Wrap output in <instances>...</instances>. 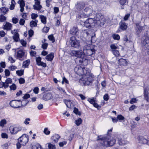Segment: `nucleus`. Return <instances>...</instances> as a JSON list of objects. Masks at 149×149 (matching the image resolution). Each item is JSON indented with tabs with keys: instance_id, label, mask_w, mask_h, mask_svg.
<instances>
[{
	"instance_id": "nucleus-1",
	"label": "nucleus",
	"mask_w": 149,
	"mask_h": 149,
	"mask_svg": "<svg viewBox=\"0 0 149 149\" xmlns=\"http://www.w3.org/2000/svg\"><path fill=\"white\" fill-rule=\"evenodd\" d=\"M105 19L101 13H97L94 18H88L84 22V25L87 28L96 26H102L104 25Z\"/></svg>"
},
{
	"instance_id": "nucleus-2",
	"label": "nucleus",
	"mask_w": 149,
	"mask_h": 149,
	"mask_svg": "<svg viewBox=\"0 0 149 149\" xmlns=\"http://www.w3.org/2000/svg\"><path fill=\"white\" fill-rule=\"evenodd\" d=\"M102 145L106 146H112L115 143L116 140L112 136H108L106 137H98L97 140Z\"/></svg>"
},
{
	"instance_id": "nucleus-3",
	"label": "nucleus",
	"mask_w": 149,
	"mask_h": 149,
	"mask_svg": "<svg viewBox=\"0 0 149 149\" xmlns=\"http://www.w3.org/2000/svg\"><path fill=\"white\" fill-rule=\"evenodd\" d=\"M93 77L91 73H87L79 79V82L84 85H88L93 81Z\"/></svg>"
},
{
	"instance_id": "nucleus-4",
	"label": "nucleus",
	"mask_w": 149,
	"mask_h": 149,
	"mask_svg": "<svg viewBox=\"0 0 149 149\" xmlns=\"http://www.w3.org/2000/svg\"><path fill=\"white\" fill-rule=\"evenodd\" d=\"M90 46L89 45L85 44L84 47L83 53L87 55L91 56L95 52L94 49H91Z\"/></svg>"
},
{
	"instance_id": "nucleus-5",
	"label": "nucleus",
	"mask_w": 149,
	"mask_h": 149,
	"mask_svg": "<svg viewBox=\"0 0 149 149\" xmlns=\"http://www.w3.org/2000/svg\"><path fill=\"white\" fill-rule=\"evenodd\" d=\"M70 42L71 46L75 48L78 49L80 46L79 41L77 40L75 37H72L70 38Z\"/></svg>"
},
{
	"instance_id": "nucleus-6",
	"label": "nucleus",
	"mask_w": 149,
	"mask_h": 149,
	"mask_svg": "<svg viewBox=\"0 0 149 149\" xmlns=\"http://www.w3.org/2000/svg\"><path fill=\"white\" fill-rule=\"evenodd\" d=\"M29 137L27 135L23 134L18 139V141L20 142L22 145L25 146L28 142Z\"/></svg>"
},
{
	"instance_id": "nucleus-7",
	"label": "nucleus",
	"mask_w": 149,
	"mask_h": 149,
	"mask_svg": "<svg viewBox=\"0 0 149 149\" xmlns=\"http://www.w3.org/2000/svg\"><path fill=\"white\" fill-rule=\"evenodd\" d=\"M74 71L79 75H84L87 72L85 68H82L80 66L75 67L74 69Z\"/></svg>"
},
{
	"instance_id": "nucleus-8",
	"label": "nucleus",
	"mask_w": 149,
	"mask_h": 149,
	"mask_svg": "<svg viewBox=\"0 0 149 149\" xmlns=\"http://www.w3.org/2000/svg\"><path fill=\"white\" fill-rule=\"evenodd\" d=\"M83 53L82 51L73 50L71 51L70 52V54L71 56H74L76 57L77 58H79L82 56L83 57L84 56L83 54Z\"/></svg>"
},
{
	"instance_id": "nucleus-9",
	"label": "nucleus",
	"mask_w": 149,
	"mask_h": 149,
	"mask_svg": "<svg viewBox=\"0 0 149 149\" xmlns=\"http://www.w3.org/2000/svg\"><path fill=\"white\" fill-rule=\"evenodd\" d=\"M20 100H15L10 102V105L13 107L19 108L20 107Z\"/></svg>"
},
{
	"instance_id": "nucleus-10",
	"label": "nucleus",
	"mask_w": 149,
	"mask_h": 149,
	"mask_svg": "<svg viewBox=\"0 0 149 149\" xmlns=\"http://www.w3.org/2000/svg\"><path fill=\"white\" fill-rule=\"evenodd\" d=\"M141 43L143 46L147 47L149 45V37L147 36H144L142 38Z\"/></svg>"
},
{
	"instance_id": "nucleus-11",
	"label": "nucleus",
	"mask_w": 149,
	"mask_h": 149,
	"mask_svg": "<svg viewBox=\"0 0 149 149\" xmlns=\"http://www.w3.org/2000/svg\"><path fill=\"white\" fill-rule=\"evenodd\" d=\"M22 130V128L20 127H11L10 128V133L12 134H15L18 132L21 131Z\"/></svg>"
},
{
	"instance_id": "nucleus-12",
	"label": "nucleus",
	"mask_w": 149,
	"mask_h": 149,
	"mask_svg": "<svg viewBox=\"0 0 149 149\" xmlns=\"http://www.w3.org/2000/svg\"><path fill=\"white\" fill-rule=\"evenodd\" d=\"M35 4L33 6L34 9L37 10H40L42 8V6L40 5V0H34Z\"/></svg>"
},
{
	"instance_id": "nucleus-13",
	"label": "nucleus",
	"mask_w": 149,
	"mask_h": 149,
	"mask_svg": "<svg viewBox=\"0 0 149 149\" xmlns=\"http://www.w3.org/2000/svg\"><path fill=\"white\" fill-rule=\"evenodd\" d=\"M41 58L39 57L36 58V60L37 64L39 66H41L44 67L46 66V64L45 63H43L41 61Z\"/></svg>"
},
{
	"instance_id": "nucleus-14",
	"label": "nucleus",
	"mask_w": 149,
	"mask_h": 149,
	"mask_svg": "<svg viewBox=\"0 0 149 149\" xmlns=\"http://www.w3.org/2000/svg\"><path fill=\"white\" fill-rule=\"evenodd\" d=\"M3 29L7 31L11 30L12 27V24L8 22H6L5 24L3 26Z\"/></svg>"
},
{
	"instance_id": "nucleus-15",
	"label": "nucleus",
	"mask_w": 149,
	"mask_h": 149,
	"mask_svg": "<svg viewBox=\"0 0 149 149\" xmlns=\"http://www.w3.org/2000/svg\"><path fill=\"white\" fill-rule=\"evenodd\" d=\"M75 61L77 63H78L79 62V63L80 64H82L84 62H87V60L85 58H84V57H83L82 56L79 58H76Z\"/></svg>"
},
{
	"instance_id": "nucleus-16",
	"label": "nucleus",
	"mask_w": 149,
	"mask_h": 149,
	"mask_svg": "<svg viewBox=\"0 0 149 149\" xmlns=\"http://www.w3.org/2000/svg\"><path fill=\"white\" fill-rule=\"evenodd\" d=\"M85 6V4L84 2H79L76 4L75 7L78 10L82 9L84 8Z\"/></svg>"
},
{
	"instance_id": "nucleus-17",
	"label": "nucleus",
	"mask_w": 149,
	"mask_h": 149,
	"mask_svg": "<svg viewBox=\"0 0 149 149\" xmlns=\"http://www.w3.org/2000/svg\"><path fill=\"white\" fill-rule=\"evenodd\" d=\"M119 64L121 66H126L128 63L126 59L123 58H120L118 60Z\"/></svg>"
},
{
	"instance_id": "nucleus-18",
	"label": "nucleus",
	"mask_w": 149,
	"mask_h": 149,
	"mask_svg": "<svg viewBox=\"0 0 149 149\" xmlns=\"http://www.w3.org/2000/svg\"><path fill=\"white\" fill-rule=\"evenodd\" d=\"M15 30L12 31L11 33L12 34H14V36L13 37L14 40L16 42L18 41L19 39V35L18 33L16 31H15Z\"/></svg>"
},
{
	"instance_id": "nucleus-19",
	"label": "nucleus",
	"mask_w": 149,
	"mask_h": 149,
	"mask_svg": "<svg viewBox=\"0 0 149 149\" xmlns=\"http://www.w3.org/2000/svg\"><path fill=\"white\" fill-rule=\"evenodd\" d=\"M52 98V94L50 93H47L44 94L43 99L44 100H48Z\"/></svg>"
},
{
	"instance_id": "nucleus-20",
	"label": "nucleus",
	"mask_w": 149,
	"mask_h": 149,
	"mask_svg": "<svg viewBox=\"0 0 149 149\" xmlns=\"http://www.w3.org/2000/svg\"><path fill=\"white\" fill-rule=\"evenodd\" d=\"M120 28L123 30H125L127 29V26L126 23L123 22L121 21L119 23Z\"/></svg>"
},
{
	"instance_id": "nucleus-21",
	"label": "nucleus",
	"mask_w": 149,
	"mask_h": 149,
	"mask_svg": "<svg viewBox=\"0 0 149 149\" xmlns=\"http://www.w3.org/2000/svg\"><path fill=\"white\" fill-rule=\"evenodd\" d=\"M84 11L86 12V14L87 17L92 15V13L93 12L92 9L88 7H86L84 9Z\"/></svg>"
},
{
	"instance_id": "nucleus-22",
	"label": "nucleus",
	"mask_w": 149,
	"mask_h": 149,
	"mask_svg": "<svg viewBox=\"0 0 149 149\" xmlns=\"http://www.w3.org/2000/svg\"><path fill=\"white\" fill-rule=\"evenodd\" d=\"M18 3L20 5L21 12H22L24 10V8L25 6V3L24 0H19Z\"/></svg>"
},
{
	"instance_id": "nucleus-23",
	"label": "nucleus",
	"mask_w": 149,
	"mask_h": 149,
	"mask_svg": "<svg viewBox=\"0 0 149 149\" xmlns=\"http://www.w3.org/2000/svg\"><path fill=\"white\" fill-rule=\"evenodd\" d=\"M9 10L8 8L5 7H2L0 8V15H4Z\"/></svg>"
},
{
	"instance_id": "nucleus-24",
	"label": "nucleus",
	"mask_w": 149,
	"mask_h": 149,
	"mask_svg": "<svg viewBox=\"0 0 149 149\" xmlns=\"http://www.w3.org/2000/svg\"><path fill=\"white\" fill-rule=\"evenodd\" d=\"M118 143L120 145H122L127 144L128 143V142L126 139H118Z\"/></svg>"
},
{
	"instance_id": "nucleus-25",
	"label": "nucleus",
	"mask_w": 149,
	"mask_h": 149,
	"mask_svg": "<svg viewBox=\"0 0 149 149\" xmlns=\"http://www.w3.org/2000/svg\"><path fill=\"white\" fill-rule=\"evenodd\" d=\"M136 30L138 34L140 33L142 31V30L144 29V28L143 26H140L139 24H136Z\"/></svg>"
},
{
	"instance_id": "nucleus-26",
	"label": "nucleus",
	"mask_w": 149,
	"mask_h": 149,
	"mask_svg": "<svg viewBox=\"0 0 149 149\" xmlns=\"http://www.w3.org/2000/svg\"><path fill=\"white\" fill-rule=\"evenodd\" d=\"M24 55V52L22 50H19L17 52V56L19 58H22Z\"/></svg>"
},
{
	"instance_id": "nucleus-27",
	"label": "nucleus",
	"mask_w": 149,
	"mask_h": 149,
	"mask_svg": "<svg viewBox=\"0 0 149 149\" xmlns=\"http://www.w3.org/2000/svg\"><path fill=\"white\" fill-rule=\"evenodd\" d=\"M139 142L141 144H147L148 140L143 137H140L139 139Z\"/></svg>"
},
{
	"instance_id": "nucleus-28",
	"label": "nucleus",
	"mask_w": 149,
	"mask_h": 149,
	"mask_svg": "<svg viewBox=\"0 0 149 149\" xmlns=\"http://www.w3.org/2000/svg\"><path fill=\"white\" fill-rule=\"evenodd\" d=\"M78 31V28L77 27H74L70 31V33L72 35H74L76 34Z\"/></svg>"
},
{
	"instance_id": "nucleus-29",
	"label": "nucleus",
	"mask_w": 149,
	"mask_h": 149,
	"mask_svg": "<svg viewBox=\"0 0 149 149\" xmlns=\"http://www.w3.org/2000/svg\"><path fill=\"white\" fill-rule=\"evenodd\" d=\"M54 57V54L53 53H51L46 56V58L48 61H52V60Z\"/></svg>"
},
{
	"instance_id": "nucleus-30",
	"label": "nucleus",
	"mask_w": 149,
	"mask_h": 149,
	"mask_svg": "<svg viewBox=\"0 0 149 149\" xmlns=\"http://www.w3.org/2000/svg\"><path fill=\"white\" fill-rule=\"evenodd\" d=\"M82 122V119L80 118H79L75 120L74 123L77 126H79L81 124Z\"/></svg>"
},
{
	"instance_id": "nucleus-31",
	"label": "nucleus",
	"mask_w": 149,
	"mask_h": 149,
	"mask_svg": "<svg viewBox=\"0 0 149 149\" xmlns=\"http://www.w3.org/2000/svg\"><path fill=\"white\" fill-rule=\"evenodd\" d=\"M32 149H42L40 145L38 143L34 144L32 146Z\"/></svg>"
},
{
	"instance_id": "nucleus-32",
	"label": "nucleus",
	"mask_w": 149,
	"mask_h": 149,
	"mask_svg": "<svg viewBox=\"0 0 149 149\" xmlns=\"http://www.w3.org/2000/svg\"><path fill=\"white\" fill-rule=\"evenodd\" d=\"M7 124V121L5 119H3L0 121V126L3 127Z\"/></svg>"
},
{
	"instance_id": "nucleus-33",
	"label": "nucleus",
	"mask_w": 149,
	"mask_h": 149,
	"mask_svg": "<svg viewBox=\"0 0 149 149\" xmlns=\"http://www.w3.org/2000/svg\"><path fill=\"white\" fill-rule=\"evenodd\" d=\"M38 22V21L36 20L35 21H32L30 23V25L31 27H33L36 26L37 25V22Z\"/></svg>"
},
{
	"instance_id": "nucleus-34",
	"label": "nucleus",
	"mask_w": 149,
	"mask_h": 149,
	"mask_svg": "<svg viewBox=\"0 0 149 149\" xmlns=\"http://www.w3.org/2000/svg\"><path fill=\"white\" fill-rule=\"evenodd\" d=\"M40 18L42 23L45 24L46 23V18L43 15H40Z\"/></svg>"
},
{
	"instance_id": "nucleus-35",
	"label": "nucleus",
	"mask_w": 149,
	"mask_h": 149,
	"mask_svg": "<svg viewBox=\"0 0 149 149\" xmlns=\"http://www.w3.org/2000/svg\"><path fill=\"white\" fill-rule=\"evenodd\" d=\"M60 137L58 134H55L53 136L52 139L56 142L58 141Z\"/></svg>"
},
{
	"instance_id": "nucleus-36",
	"label": "nucleus",
	"mask_w": 149,
	"mask_h": 149,
	"mask_svg": "<svg viewBox=\"0 0 149 149\" xmlns=\"http://www.w3.org/2000/svg\"><path fill=\"white\" fill-rule=\"evenodd\" d=\"M28 102V101L26 100H23L21 102L20 101V104H21L20 106L24 107L26 105Z\"/></svg>"
},
{
	"instance_id": "nucleus-37",
	"label": "nucleus",
	"mask_w": 149,
	"mask_h": 149,
	"mask_svg": "<svg viewBox=\"0 0 149 149\" xmlns=\"http://www.w3.org/2000/svg\"><path fill=\"white\" fill-rule=\"evenodd\" d=\"M144 95H149V87H146L144 88Z\"/></svg>"
},
{
	"instance_id": "nucleus-38",
	"label": "nucleus",
	"mask_w": 149,
	"mask_h": 149,
	"mask_svg": "<svg viewBox=\"0 0 149 149\" xmlns=\"http://www.w3.org/2000/svg\"><path fill=\"white\" fill-rule=\"evenodd\" d=\"M78 17L79 18L81 19V18H84L88 17L87 16H86L85 13H80L78 15Z\"/></svg>"
},
{
	"instance_id": "nucleus-39",
	"label": "nucleus",
	"mask_w": 149,
	"mask_h": 149,
	"mask_svg": "<svg viewBox=\"0 0 149 149\" xmlns=\"http://www.w3.org/2000/svg\"><path fill=\"white\" fill-rule=\"evenodd\" d=\"M30 63V60H27L24 62L23 64V66L24 68H26L29 66Z\"/></svg>"
},
{
	"instance_id": "nucleus-40",
	"label": "nucleus",
	"mask_w": 149,
	"mask_h": 149,
	"mask_svg": "<svg viewBox=\"0 0 149 149\" xmlns=\"http://www.w3.org/2000/svg\"><path fill=\"white\" fill-rule=\"evenodd\" d=\"M57 89L63 95H66V93L65 91V90H63L62 88L60 87H58L57 88Z\"/></svg>"
},
{
	"instance_id": "nucleus-41",
	"label": "nucleus",
	"mask_w": 149,
	"mask_h": 149,
	"mask_svg": "<svg viewBox=\"0 0 149 149\" xmlns=\"http://www.w3.org/2000/svg\"><path fill=\"white\" fill-rule=\"evenodd\" d=\"M0 22H3L6 20V17L4 16L3 15H0Z\"/></svg>"
},
{
	"instance_id": "nucleus-42",
	"label": "nucleus",
	"mask_w": 149,
	"mask_h": 149,
	"mask_svg": "<svg viewBox=\"0 0 149 149\" xmlns=\"http://www.w3.org/2000/svg\"><path fill=\"white\" fill-rule=\"evenodd\" d=\"M112 52L113 54L116 56H119V53L118 50H112Z\"/></svg>"
},
{
	"instance_id": "nucleus-43",
	"label": "nucleus",
	"mask_w": 149,
	"mask_h": 149,
	"mask_svg": "<svg viewBox=\"0 0 149 149\" xmlns=\"http://www.w3.org/2000/svg\"><path fill=\"white\" fill-rule=\"evenodd\" d=\"M113 38L115 40H119L120 38L118 34H114L113 35Z\"/></svg>"
},
{
	"instance_id": "nucleus-44",
	"label": "nucleus",
	"mask_w": 149,
	"mask_h": 149,
	"mask_svg": "<svg viewBox=\"0 0 149 149\" xmlns=\"http://www.w3.org/2000/svg\"><path fill=\"white\" fill-rule=\"evenodd\" d=\"M48 38L49 40L52 41V42H54L55 41L54 38L52 35H51L48 36Z\"/></svg>"
},
{
	"instance_id": "nucleus-45",
	"label": "nucleus",
	"mask_w": 149,
	"mask_h": 149,
	"mask_svg": "<svg viewBox=\"0 0 149 149\" xmlns=\"http://www.w3.org/2000/svg\"><path fill=\"white\" fill-rule=\"evenodd\" d=\"M48 148L49 149H55L56 148L55 145L52 144L50 143L48 144Z\"/></svg>"
},
{
	"instance_id": "nucleus-46",
	"label": "nucleus",
	"mask_w": 149,
	"mask_h": 149,
	"mask_svg": "<svg viewBox=\"0 0 149 149\" xmlns=\"http://www.w3.org/2000/svg\"><path fill=\"white\" fill-rule=\"evenodd\" d=\"M110 47L112 50H115L117 48V46L116 45L112 44L110 45Z\"/></svg>"
},
{
	"instance_id": "nucleus-47",
	"label": "nucleus",
	"mask_w": 149,
	"mask_h": 149,
	"mask_svg": "<svg viewBox=\"0 0 149 149\" xmlns=\"http://www.w3.org/2000/svg\"><path fill=\"white\" fill-rule=\"evenodd\" d=\"M65 103L68 107H70L71 104V102L70 101L65 100Z\"/></svg>"
},
{
	"instance_id": "nucleus-48",
	"label": "nucleus",
	"mask_w": 149,
	"mask_h": 149,
	"mask_svg": "<svg viewBox=\"0 0 149 149\" xmlns=\"http://www.w3.org/2000/svg\"><path fill=\"white\" fill-rule=\"evenodd\" d=\"M74 112L76 114H78L79 116L81 115V113L79 111L78 109L76 108H74Z\"/></svg>"
},
{
	"instance_id": "nucleus-49",
	"label": "nucleus",
	"mask_w": 149,
	"mask_h": 149,
	"mask_svg": "<svg viewBox=\"0 0 149 149\" xmlns=\"http://www.w3.org/2000/svg\"><path fill=\"white\" fill-rule=\"evenodd\" d=\"M117 118L118 120V119L119 120H122L125 119V118L122 115H119L117 116Z\"/></svg>"
},
{
	"instance_id": "nucleus-50",
	"label": "nucleus",
	"mask_w": 149,
	"mask_h": 149,
	"mask_svg": "<svg viewBox=\"0 0 149 149\" xmlns=\"http://www.w3.org/2000/svg\"><path fill=\"white\" fill-rule=\"evenodd\" d=\"M48 45V43H43L42 45V48L44 49H47Z\"/></svg>"
},
{
	"instance_id": "nucleus-51",
	"label": "nucleus",
	"mask_w": 149,
	"mask_h": 149,
	"mask_svg": "<svg viewBox=\"0 0 149 149\" xmlns=\"http://www.w3.org/2000/svg\"><path fill=\"white\" fill-rule=\"evenodd\" d=\"M24 71L23 70H18L16 71V73L19 76H21L23 74Z\"/></svg>"
},
{
	"instance_id": "nucleus-52",
	"label": "nucleus",
	"mask_w": 149,
	"mask_h": 149,
	"mask_svg": "<svg viewBox=\"0 0 149 149\" xmlns=\"http://www.w3.org/2000/svg\"><path fill=\"white\" fill-rule=\"evenodd\" d=\"M10 89L13 90H15L16 88V86L15 84H13L10 86Z\"/></svg>"
},
{
	"instance_id": "nucleus-53",
	"label": "nucleus",
	"mask_w": 149,
	"mask_h": 149,
	"mask_svg": "<svg viewBox=\"0 0 149 149\" xmlns=\"http://www.w3.org/2000/svg\"><path fill=\"white\" fill-rule=\"evenodd\" d=\"M38 16L37 14L35 13H32L31 15V18L33 19H35Z\"/></svg>"
},
{
	"instance_id": "nucleus-54",
	"label": "nucleus",
	"mask_w": 149,
	"mask_h": 149,
	"mask_svg": "<svg viewBox=\"0 0 149 149\" xmlns=\"http://www.w3.org/2000/svg\"><path fill=\"white\" fill-rule=\"evenodd\" d=\"M49 29V28L47 27H44L42 29L43 32L47 33Z\"/></svg>"
},
{
	"instance_id": "nucleus-55",
	"label": "nucleus",
	"mask_w": 149,
	"mask_h": 149,
	"mask_svg": "<svg viewBox=\"0 0 149 149\" xmlns=\"http://www.w3.org/2000/svg\"><path fill=\"white\" fill-rule=\"evenodd\" d=\"M19 83L20 84H22L24 83L25 81L24 79L23 78H21L19 79Z\"/></svg>"
},
{
	"instance_id": "nucleus-56",
	"label": "nucleus",
	"mask_w": 149,
	"mask_h": 149,
	"mask_svg": "<svg viewBox=\"0 0 149 149\" xmlns=\"http://www.w3.org/2000/svg\"><path fill=\"white\" fill-rule=\"evenodd\" d=\"M88 101L91 104H93L95 102V100L94 99H88Z\"/></svg>"
},
{
	"instance_id": "nucleus-57",
	"label": "nucleus",
	"mask_w": 149,
	"mask_h": 149,
	"mask_svg": "<svg viewBox=\"0 0 149 149\" xmlns=\"http://www.w3.org/2000/svg\"><path fill=\"white\" fill-rule=\"evenodd\" d=\"M44 133L47 135H48L50 134V132L48 130L47 128H45L44 130Z\"/></svg>"
},
{
	"instance_id": "nucleus-58",
	"label": "nucleus",
	"mask_w": 149,
	"mask_h": 149,
	"mask_svg": "<svg viewBox=\"0 0 149 149\" xmlns=\"http://www.w3.org/2000/svg\"><path fill=\"white\" fill-rule=\"evenodd\" d=\"M12 22L14 24L17 23L18 22V19L16 17H13L12 19Z\"/></svg>"
},
{
	"instance_id": "nucleus-59",
	"label": "nucleus",
	"mask_w": 149,
	"mask_h": 149,
	"mask_svg": "<svg viewBox=\"0 0 149 149\" xmlns=\"http://www.w3.org/2000/svg\"><path fill=\"white\" fill-rule=\"evenodd\" d=\"M5 82H6L7 83V84H11L12 82L11 79L10 78H8L6 80Z\"/></svg>"
},
{
	"instance_id": "nucleus-60",
	"label": "nucleus",
	"mask_w": 149,
	"mask_h": 149,
	"mask_svg": "<svg viewBox=\"0 0 149 149\" xmlns=\"http://www.w3.org/2000/svg\"><path fill=\"white\" fill-rule=\"evenodd\" d=\"M17 68V67L15 66L12 65L9 67V69L11 70H14Z\"/></svg>"
},
{
	"instance_id": "nucleus-61",
	"label": "nucleus",
	"mask_w": 149,
	"mask_h": 149,
	"mask_svg": "<svg viewBox=\"0 0 149 149\" xmlns=\"http://www.w3.org/2000/svg\"><path fill=\"white\" fill-rule=\"evenodd\" d=\"M5 75L7 76H8L10 75V72L9 70L6 69L5 70Z\"/></svg>"
},
{
	"instance_id": "nucleus-62",
	"label": "nucleus",
	"mask_w": 149,
	"mask_h": 149,
	"mask_svg": "<svg viewBox=\"0 0 149 149\" xmlns=\"http://www.w3.org/2000/svg\"><path fill=\"white\" fill-rule=\"evenodd\" d=\"M103 98L105 101H107L109 98V96L107 94H106L104 96Z\"/></svg>"
},
{
	"instance_id": "nucleus-63",
	"label": "nucleus",
	"mask_w": 149,
	"mask_h": 149,
	"mask_svg": "<svg viewBox=\"0 0 149 149\" xmlns=\"http://www.w3.org/2000/svg\"><path fill=\"white\" fill-rule=\"evenodd\" d=\"M33 31L32 30H30L29 31V34L30 37H31L33 35Z\"/></svg>"
},
{
	"instance_id": "nucleus-64",
	"label": "nucleus",
	"mask_w": 149,
	"mask_h": 149,
	"mask_svg": "<svg viewBox=\"0 0 149 149\" xmlns=\"http://www.w3.org/2000/svg\"><path fill=\"white\" fill-rule=\"evenodd\" d=\"M8 145L7 143H6L2 146V147L3 149H7L8 148Z\"/></svg>"
}]
</instances>
